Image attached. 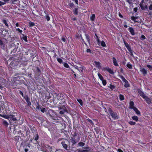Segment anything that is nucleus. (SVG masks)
Instances as JSON below:
<instances>
[{"label": "nucleus", "instance_id": "obj_1", "mask_svg": "<svg viewBox=\"0 0 152 152\" xmlns=\"http://www.w3.org/2000/svg\"><path fill=\"white\" fill-rule=\"evenodd\" d=\"M32 70L34 72V78L35 80L39 83L42 84L44 82V79H45L42 73L43 68L41 66H36L32 68Z\"/></svg>", "mask_w": 152, "mask_h": 152}, {"label": "nucleus", "instance_id": "obj_2", "mask_svg": "<svg viewBox=\"0 0 152 152\" xmlns=\"http://www.w3.org/2000/svg\"><path fill=\"white\" fill-rule=\"evenodd\" d=\"M21 117L20 114H18L16 112L12 113L9 115L6 116V118L9 119L10 125L13 124V126L15 127L18 125V121H19Z\"/></svg>", "mask_w": 152, "mask_h": 152}, {"label": "nucleus", "instance_id": "obj_3", "mask_svg": "<svg viewBox=\"0 0 152 152\" xmlns=\"http://www.w3.org/2000/svg\"><path fill=\"white\" fill-rule=\"evenodd\" d=\"M10 111L7 104L2 102L0 103V116L4 117L7 115H9Z\"/></svg>", "mask_w": 152, "mask_h": 152}, {"label": "nucleus", "instance_id": "obj_4", "mask_svg": "<svg viewBox=\"0 0 152 152\" xmlns=\"http://www.w3.org/2000/svg\"><path fill=\"white\" fill-rule=\"evenodd\" d=\"M65 95H66V94H65L64 93L58 94L56 96H55V98L54 99H55V101H56V100L58 101L60 100H62V101L63 102V104H64V103H65V104H66V103L65 102V99L64 98Z\"/></svg>", "mask_w": 152, "mask_h": 152}, {"label": "nucleus", "instance_id": "obj_5", "mask_svg": "<svg viewBox=\"0 0 152 152\" xmlns=\"http://www.w3.org/2000/svg\"><path fill=\"white\" fill-rule=\"evenodd\" d=\"M107 110L111 116L112 118L114 120L118 119L119 118L118 115L116 112H114L110 107L107 108Z\"/></svg>", "mask_w": 152, "mask_h": 152}, {"label": "nucleus", "instance_id": "obj_6", "mask_svg": "<svg viewBox=\"0 0 152 152\" xmlns=\"http://www.w3.org/2000/svg\"><path fill=\"white\" fill-rule=\"evenodd\" d=\"M20 60H15L12 61L10 64V66L11 68H14L15 66L20 67Z\"/></svg>", "mask_w": 152, "mask_h": 152}, {"label": "nucleus", "instance_id": "obj_7", "mask_svg": "<svg viewBox=\"0 0 152 152\" xmlns=\"http://www.w3.org/2000/svg\"><path fill=\"white\" fill-rule=\"evenodd\" d=\"M80 138H76V137H70V140L71 142V146L73 147L77 142H78L80 140Z\"/></svg>", "mask_w": 152, "mask_h": 152}, {"label": "nucleus", "instance_id": "obj_8", "mask_svg": "<svg viewBox=\"0 0 152 152\" xmlns=\"http://www.w3.org/2000/svg\"><path fill=\"white\" fill-rule=\"evenodd\" d=\"M124 42L125 45V47L130 52V55L132 56L133 57L134 56L133 55V51L132 49L130 46L127 42L124 40Z\"/></svg>", "mask_w": 152, "mask_h": 152}, {"label": "nucleus", "instance_id": "obj_9", "mask_svg": "<svg viewBox=\"0 0 152 152\" xmlns=\"http://www.w3.org/2000/svg\"><path fill=\"white\" fill-rule=\"evenodd\" d=\"M124 42L125 45V47L130 52V55L132 56L133 57L134 56L133 55V51L132 49L130 46L127 42L124 40Z\"/></svg>", "mask_w": 152, "mask_h": 152}, {"label": "nucleus", "instance_id": "obj_10", "mask_svg": "<svg viewBox=\"0 0 152 152\" xmlns=\"http://www.w3.org/2000/svg\"><path fill=\"white\" fill-rule=\"evenodd\" d=\"M66 104H65V103H64L63 105H62L61 106H59V108L60 109H62V110L60 111L59 112L60 114L61 115H63L64 113L65 112L67 111V109L66 108L65 106L66 105Z\"/></svg>", "mask_w": 152, "mask_h": 152}, {"label": "nucleus", "instance_id": "obj_11", "mask_svg": "<svg viewBox=\"0 0 152 152\" xmlns=\"http://www.w3.org/2000/svg\"><path fill=\"white\" fill-rule=\"evenodd\" d=\"M66 141H63L61 142V144L62 145L63 148L66 151H69L70 149L69 146L67 144V140L66 139Z\"/></svg>", "mask_w": 152, "mask_h": 152}, {"label": "nucleus", "instance_id": "obj_12", "mask_svg": "<svg viewBox=\"0 0 152 152\" xmlns=\"http://www.w3.org/2000/svg\"><path fill=\"white\" fill-rule=\"evenodd\" d=\"M36 108L39 110H40L41 112L43 113H44L47 111L45 108L44 107H43L42 106L40 105L38 103H37V104L36 106Z\"/></svg>", "mask_w": 152, "mask_h": 152}, {"label": "nucleus", "instance_id": "obj_13", "mask_svg": "<svg viewBox=\"0 0 152 152\" xmlns=\"http://www.w3.org/2000/svg\"><path fill=\"white\" fill-rule=\"evenodd\" d=\"M48 112L50 118H53L54 115H55L56 114V113L54 112L53 110L50 109H49L48 110Z\"/></svg>", "mask_w": 152, "mask_h": 152}, {"label": "nucleus", "instance_id": "obj_14", "mask_svg": "<svg viewBox=\"0 0 152 152\" xmlns=\"http://www.w3.org/2000/svg\"><path fill=\"white\" fill-rule=\"evenodd\" d=\"M1 22L2 23H4V24L5 25V26L7 27L8 28L9 27V25L8 24V23H10V22L6 18L2 20Z\"/></svg>", "mask_w": 152, "mask_h": 152}, {"label": "nucleus", "instance_id": "obj_15", "mask_svg": "<svg viewBox=\"0 0 152 152\" xmlns=\"http://www.w3.org/2000/svg\"><path fill=\"white\" fill-rule=\"evenodd\" d=\"M103 71H107L110 73L111 74H113L114 72L111 69L108 67H103Z\"/></svg>", "mask_w": 152, "mask_h": 152}, {"label": "nucleus", "instance_id": "obj_16", "mask_svg": "<svg viewBox=\"0 0 152 152\" xmlns=\"http://www.w3.org/2000/svg\"><path fill=\"white\" fill-rule=\"evenodd\" d=\"M144 2V0H142L141 2H140V7H141V8L142 10H144L146 8H147V6L145 5L144 6L143 5V3Z\"/></svg>", "mask_w": 152, "mask_h": 152}, {"label": "nucleus", "instance_id": "obj_17", "mask_svg": "<svg viewBox=\"0 0 152 152\" xmlns=\"http://www.w3.org/2000/svg\"><path fill=\"white\" fill-rule=\"evenodd\" d=\"M33 138L34 139V140H36L37 143H38L37 140L39 139V136L37 132L36 131L35 134H33Z\"/></svg>", "mask_w": 152, "mask_h": 152}, {"label": "nucleus", "instance_id": "obj_18", "mask_svg": "<svg viewBox=\"0 0 152 152\" xmlns=\"http://www.w3.org/2000/svg\"><path fill=\"white\" fill-rule=\"evenodd\" d=\"M137 91L139 94L143 98L146 96L144 93L140 89H138Z\"/></svg>", "mask_w": 152, "mask_h": 152}, {"label": "nucleus", "instance_id": "obj_19", "mask_svg": "<svg viewBox=\"0 0 152 152\" xmlns=\"http://www.w3.org/2000/svg\"><path fill=\"white\" fill-rule=\"evenodd\" d=\"M1 34V32H0V35ZM5 44L3 42V41L0 39V47L3 50H4L5 49Z\"/></svg>", "mask_w": 152, "mask_h": 152}, {"label": "nucleus", "instance_id": "obj_20", "mask_svg": "<svg viewBox=\"0 0 152 152\" xmlns=\"http://www.w3.org/2000/svg\"><path fill=\"white\" fill-rule=\"evenodd\" d=\"M48 149L49 150L50 152H55L57 149L53 146H48Z\"/></svg>", "mask_w": 152, "mask_h": 152}, {"label": "nucleus", "instance_id": "obj_21", "mask_svg": "<svg viewBox=\"0 0 152 152\" xmlns=\"http://www.w3.org/2000/svg\"><path fill=\"white\" fill-rule=\"evenodd\" d=\"M143 99L145 100L146 103L148 104L151 103V99L148 97L147 96H146Z\"/></svg>", "mask_w": 152, "mask_h": 152}, {"label": "nucleus", "instance_id": "obj_22", "mask_svg": "<svg viewBox=\"0 0 152 152\" xmlns=\"http://www.w3.org/2000/svg\"><path fill=\"white\" fill-rule=\"evenodd\" d=\"M23 127L24 130L26 131V136L28 137L29 136L30 134V132L28 128V129H27L26 126H24Z\"/></svg>", "mask_w": 152, "mask_h": 152}, {"label": "nucleus", "instance_id": "obj_23", "mask_svg": "<svg viewBox=\"0 0 152 152\" xmlns=\"http://www.w3.org/2000/svg\"><path fill=\"white\" fill-rule=\"evenodd\" d=\"M27 64L28 62L27 61H24L23 62L20 61V67L26 66L27 65Z\"/></svg>", "mask_w": 152, "mask_h": 152}, {"label": "nucleus", "instance_id": "obj_24", "mask_svg": "<svg viewBox=\"0 0 152 152\" xmlns=\"http://www.w3.org/2000/svg\"><path fill=\"white\" fill-rule=\"evenodd\" d=\"M128 30L130 32L132 36H134L135 35L134 30L132 27H130L128 28Z\"/></svg>", "mask_w": 152, "mask_h": 152}, {"label": "nucleus", "instance_id": "obj_25", "mask_svg": "<svg viewBox=\"0 0 152 152\" xmlns=\"http://www.w3.org/2000/svg\"><path fill=\"white\" fill-rule=\"evenodd\" d=\"M72 137H76L77 138H80L78 132L77 131H75L74 134L72 135Z\"/></svg>", "mask_w": 152, "mask_h": 152}, {"label": "nucleus", "instance_id": "obj_26", "mask_svg": "<svg viewBox=\"0 0 152 152\" xmlns=\"http://www.w3.org/2000/svg\"><path fill=\"white\" fill-rule=\"evenodd\" d=\"M140 71L144 76L145 75L148 73L147 70H145L144 68L141 69Z\"/></svg>", "mask_w": 152, "mask_h": 152}, {"label": "nucleus", "instance_id": "obj_27", "mask_svg": "<svg viewBox=\"0 0 152 152\" xmlns=\"http://www.w3.org/2000/svg\"><path fill=\"white\" fill-rule=\"evenodd\" d=\"M94 63H95V65L96 67L99 69H100L101 68L100 63L98 61H94Z\"/></svg>", "mask_w": 152, "mask_h": 152}, {"label": "nucleus", "instance_id": "obj_28", "mask_svg": "<svg viewBox=\"0 0 152 152\" xmlns=\"http://www.w3.org/2000/svg\"><path fill=\"white\" fill-rule=\"evenodd\" d=\"M134 103L133 101H130L129 102V108L130 109H134V108L136 107L134 106Z\"/></svg>", "mask_w": 152, "mask_h": 152}, {"label": "nucleus", "instance_id": "obj_29", "mask_svg": "<svg viewBox=\"0 0 152 152\" xmlns=\"http://www.w3.org/2000/svg\"><path fill=\"white\" fill-rule=\"evenodd\" d=\"M113 64L115 66H118L117 61L115 57H113Z\"/></svg>", "mask_w": 152, "mask_h": 152}, {"label": "nucleus", "instance_id": "obj_30", "mask_svg": "<svg viewBox=\"0 0 152 152\" xmlns=\"http://www.w3.org/2000/svg\"><path fill=\"white\" fill-rule=\"evenodd\" d=\"M85 36L86 37V39L87 40V41L88 42L89 44L90 43V41H91V37L89 36V35H88L87 34H85Z\"/></svg>", "mask_w": 152, "mask_h": 152}, {"label": "nucleus", "instance_id": "obj_31", "mask_svg": "<svg viewBox=\"0 0 152 152\" xmlns=\"http://www.w3.org/2000/svg\"><path fill=\"white\" fill-rule=\"evenodd\" d=\"M133 110L138 115H140V111H139V110L137 109V108L136 107H134Z\"/></svg>", "mask_w": 152, "mask_h": 152}, {"label": "nucleus", "instance_id": "obj_32", "mask_svg": "<svg viewBox=\"0 0 152 152\" xmlns=\"http://www.w3.org/2000/svg\"><path fill=\"white\" fill-rule=\"evenodd\" d=\"M13 78V80L14 81H18L20 78V76L18 75H16Z\"/></svg>", "mask_w": 152, "mask_h": 152}, {"label": "nucleus", "instance_id": "obj_33", "mask_svg": "<svg viewBox=\"0 0 152 152\" xmlns=\"http://www.w3.org/2000/svg\"><path fill=\"white\" fill-rule=\"evenodd\" d=\"M85 145V143L83 142H80L77 144V147H83Z\"/></svg>", "mask_w": 152, "mask_h": 152}, {"label": "nucleus", "instance_id": "obj_34", "mask_svg": "<svg viewBox=\"0 0 152 152\" xmlns=\"http://www.w3.org/2000/svg\"><path fill=\"white\" fill-rule=\"evenodd\" d=\"M95 15L94 14H92L91 16L90 17V19L92 22H93V21H94L95 20Z\"/></svg>", "mask_w": 152, "mask_h": 152}, {"label": "nucleus", "instance_id": "obj_35", "mask_svg": "<svg viewBox=\"0 0 152 152\" xmlns=\"http://www.w3.org/2000/svg\"><path fill=\"white\" fill-rule=\"evenodd\" d=\"M125 83L124 86L126 88H129V87L130 86V84H129L128 82L126 80V81H125L124 82Z\"/></svg>", "mask_w": 152, "mask_h": 152}, {"label": "nucleus", "instance_id": "obj_36", "mask_svg": "<svg viewBox=\"0 0 152 152\" xmlns=\"http://www.w3.org/2000/svg\"><path fill=\"white\" fill-rule=\"evenodd\" d=\"M23 35V37L21 38V39H23L25 41L28 42V40L27 37L26 36H25L23 34H21Z\"/></svg>", "mask_w": 152, "mask_h": 152}, {"label": "nucleus", "instance_id": "obj_37", "mask_svg": "<svg viewBox=\"0 0 152 152\" xmlns=\"http://www.w3.org/2000/svg\"><path fill=\"white\" fill-rule=\"evenodd\" d=\"M78 8H75L74 10L73 11V14L75 15H77L78 13Z\"/></svg>", "mask_w": 152, "mask_h": 152}, {"label": "nucleus", "instance_id": "obj_38", "mask_svg": "<svg viewBox=\"0 0 152 152\" xmlns=\"http://www.w3.org/2000/svg\"><path fill=\"white\" fill-rule=\"evenodd\" d=\"M119 99L120 101H123L124 100L125 98L124 95L120 94L119 95Z\"/></svg>", "mask_w": 152, "mask_h": 152}, {"label": "nucleus", "instance_id": "obj_39", "mask_svg": "<svg viewBox=\"0 0 152 152\" xmlns=\"http://www.w3.org/2000/svg\"><path fill=\"white\" fill-rule=\"evenodd\" d=\"M28 23L29 26L31 27H32L33 26H35V23L33 22H31V21H30V22H29Z\"/></svg>", "mask_w": 152, "mask_h": 152}, {"label": "nucleus", "instance_id": "obj_40", "mask_svg": "<svg viewBox=\"0 0 152 152\" xmlns=\"http://www.w3.org/2000/svg\"><path fill=\"white\" fill-rule=\"evenodd\" d=\"M77 100L81 106L83 105V101L81 99H77Z\"/></svg>", "mask_w": 152, "mask_h": 152}, {"label": "nucleus", "instance_id": "obj_41", "mask_svg": "<svg viewBox=\"0 0 152 152\" xmlns=\"http://www.w3.org/2000/svg\"><path fill=\"white\" fill-rule=\"evenodd\" d=\"M132 119L134 121H138V117L136 116H134L132 117Z\"/></svg>", "mask_w": 152, "mask_h": 152}, {"label": "nucleus", "instance_id": "obj_42", "mask_svg": "<svg viewBox=\"0 0 152 152\" xmlns=\"http://www.w3.org/2000/svg\"><path fill=\"white\" fill-rule=\"evenodd\" d=\"M98 75L99 79L101 81H102V80H104L103 77L100 73H98Z\"/></svg>", "mask_w": 152, "mask_h": 152}, {"label": "nucleus", "instance_id": "obj_43", "mask_svg": "<svg viewBox=\"0 0 152 152\" xmlns=\"http://www.w3.org/2000/svg\"><path fill=\"white\" fill-rule=\"evenodd\" d=\"M100 44L103 47H106V44H105L103 40H102L100 42Z\"/></svg>", "mask_w": 152, "mask_h": 152}, {"label": "nucleus", "instance_id": "obj_44", "mask_svg": "<svg viewBox=\"0 0 152 152\" xmlns=\"http://www.w3.org/2000/svg\"><path fill=\"white\" fill-rule=\"evenodd\" d=\"M137 18L134 16H132L131 18V19L132 20L134 21V22H137V21L136 20L137 19Z\"/></svg>", "mask_w": 152, "mask_h": 152}, {"label": "nucleus", "instance_id": "obj_45", "mask_svg": "<svg viewBox=\"0 0 152 152\" xmlns=\"http://www.w3.org/2000/svg\"><path fill=\"white\" fill-rule=\"evenodd\" d=\"M81 69L80 72L83 73V72L86 69L85 67L84 66H82L80 67Z\"/></svg>", "mask_w": 152, "mask_h": 152}, {"label": "nucleus", "instance_id": "obj_46", "mask_svg": "<svg viewBox=\"0 0 152 152\" xmlns=\"http://www.w3.org/2000/svg\"><path fill=\"white\" fill-rule=\"evenodd\" d=\"M45 18L46 19L47 21H49L50 20V18L48 15H46L45 17Z\"/></svg>", "mask_w": 152, "mask_h": 152}, {"label": "nucleus", "instance_id": "obj_47", "mask_svg": "<svg viewBox=\"0 0 152 152\" xmlns=\"http://www.w3.org/2000/svg\"><path fill=\"white\" fill-rule=\"evenodd\" d=\"M127 67L129 69H132V66L129 63H128L127 64Z\"/></svg>", "mask_w": 152, "mask_h": 152}, {"label": "nucleus", "instance_id": "obj_48", "mask_svg": "<svg viewBox=\"0 0 152 152\" xmlns=\"http://www.w3.org/2000/svg\"><path fill=\"white\" fill-rule=\"evenodd\" d=\"M3 124L4 126H7L9 125L8 123L6 121H3Z\"/></svg>", "mask_w": 152, "mask_h": 152}, {"label": "nucleus", "instance_id": "obj_49", "mask_svg": "<svg viewBox=\"0 0 152 152\" xmlns=\"http://www.w3.org/2000/svg\"><path fill=\"white\" fill-rule=\"evenodd\" d=\"M58 61L61 64L63 62V60L61 58H57Z\"/></svg>", "mask_w": 152, "mask_h": 152}, {"label": "nucleus", "instance_id": "obj_50", "mask_svg": "<svg viewBox=\"0 0 152 152\" xmlns=\"http://www.w3.org/2000/svg\"><path fill=\"white\" fill-rule=\"evenodd\" d=\"M128 123L131 125H134L136 124V123L135 122H133V121H129Z\"/></svg>", "mask_w": 152, "mask_h": 152}, {"label": "nucleus", "instance_id": "obj_51", "mask_svg": "<svg viewBox=\"0 0 152 152\" xmlns=\"http://www.w3.org/2000/svg\"><path fill=\"white\" fill-rule=\"evenodd\" d=\"M102 84L104 86H106L107 85V81L105 80H103L102 81Z\"/></svg>", "mask_w": 152, "mask_h": 152}, {"label": "nucleus", "instance_id": "obj_52", "mask_svg": "<svg viewBox=\"0 0 152 152\" xmlns=\"http://www.w3.org/2000/svg\"><path fill=\"white\" fill-rule=\"evenodd\" d=\"M23 97L24 99L26 101H27L30 99L28 95H24V97Z\"/></svg>", "mask_w": 152, "mask_h": 152}, {"label": "nucleus", "instance_id": "obj_53", "mask_svg": "<svg viewBox=\"0 0 152 152\" xmlns=\"http://www.w3.org/2000/svg\"><path fill=\"white\" fill-rule=\"evenodd\" d=\"M87 121L90 123L91 125H93L94 124V123L89 118H88L87 119Z\"/></svg>", "mask_w": 152, "mask_h": 152}, {"label": "nucleus", "instance_id": "obj_54", "mask_svg": "<svg viewBox=\"0 0 152 152\" xmlns=\"http://www.w3.org/2000/svg\"><path fill=\"white\" fill-rule=\"evenodd\" d=\"M120 77L121 79V80H122V81L124 82L125 81H126V79L124 77V76H123L122 75L120 76Z\"/></svg>", "mask_w": 152, "mask_h": 152}, {"label": "nucleus", "instance_id": "obj_55", "mask_svg": "<svg viewBox=\"0 0 152 152\" xmlns=\"http://www.w3.org/2000/svg\"><path fill=\"white\" fill-rule=\"evenodd\" d=\"M111 89H113L115 88V86L114 85H113L112 84H110L109 86L108 87Z\"/></svg>", "mask_w": 152, "mask_h": 152}, {"label": "nucleus", "instance_id": "obj_56", "mask_svg": "<svg viewBox=\"0 0 152 152\" xmlns=\"http://www.w3.org/2000/svg\"><path fill=\"white\" fill-rule=\"evenodd\" d=\"M94 130L97 133H98L100 129L99 127H96L94 128Z\"/></svg>", "mask_w": 152, "mask_h": 152}, {"label": "nucleus", "instance_id": "obj_57", "mask_svg": "<svg viewBox=\"0 0 152 152\" xmlns=\"http://www.w3.org/2000/svg\"><path fill=\"white\" fill-rule=\"evenodd\" d=\"M68 5L71 8H72L74 7V4L73 3H70L68 4Z\"/></svg>", "mask_w": 152, "mask_h": 152}, {"label": "nucleus", "instance_id": "obj_58", "mask_svg": "<svg viewBox=\"0 0 152 152\" xmlns=\"http://www.w3.org/2000/svg\"><path fill=\"white\" fill-rule=\"evenodd\" d=\"M26 101V102L27 103V105L28 106H30L31 105V102L30 101V99H29L27 101Z\"/></svg>", "mask_w": 152, "mask_h": 152}, {"label": "nucleus", "instance_id": "obj_59", "mask_svg": "<svg viewBox=\"0 0 152 152\" xmlns=\"http://www.w3.org/2000/svg\"><path fill=\"white\" fill-rule=\"evenodd\" d=\"M64 66L66 68H68L69 67V66L66 63H64Z\"/></svg>", "mask_w": 152, "mask_h": 152}, {"label": "nucleus", "instance_id": "obj_60", "mask_svg": "<svg viewBox=\"0 0 152 152\" xmlns=\"http://www.w3.org/2000/svg\"><path fill=\"white\" fill-rule=\"evenodd\" d=\"M61 126H60L61 127H62V129H61V130H62V129H65L66 128V126H65V124H61Z\"/></svg>", "mask_w": 152, "mask_h": 152}, {"label": "nucleus", "instance_id": "obj_61", "mask_svg": "<svg viewBox=\"0 0 152 152\" xmlns=\"http://www.w3.org/2000/svg\"><path fill=\"white\" fill-rule=\"evenodd\" d=\"M145 38L146 37L145 36L143 35H142L141 37H140V39L142 40H144L145 39Z\"/></svg>", "mask_w": 152, "mask_h": 152}, {"label": "nucleus", "instance_id": "obj_62", "mask_svg": "<svg viewBox=\"0 0 152 152\" xmlns=\"http://www.w3.org/2000/svg\"><path fill=\"white\" fill-rule=\"evenodd\" d=\"M147 66L149 68V70H152V65L148 64L147 65Z\"/></svg>", "mask_w": 152, "mask_h": 152}, {"label": "nucleus", "instance_id": "obj_63", "mask_svg": "<svg viewBox=\"0 0 152 152\" xmlns=\"http://www.w3.org/2000/svg\"><path fill=\"white\" fill-rule=\"evenodd\" d=\"M79 152H89V151L88 150H79Z\"/></svg>", "mask_w": 152, "mask_h": 152}, {"label": "nucleus", "instance_id": "obj_64", "mask_svg": "<svg viewBox=\"0 0 152 152\" xmlns=\"http://www.w3.org/2000/svg\"><path fill=\"white\" fill-rule=\"evenodd\" d=\"M4 37V36L2 32H1V34L0 35V38H3Z\"/></svg>", "mask_w": 152, "mask_h": 152}]
</instances>
